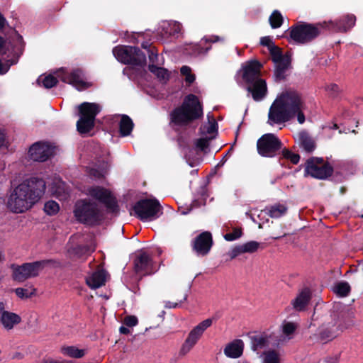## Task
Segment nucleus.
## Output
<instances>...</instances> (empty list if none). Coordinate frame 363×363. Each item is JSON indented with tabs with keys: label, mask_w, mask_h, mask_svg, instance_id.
Masks as SVG:
<instances>
[{
	"label": "nucleus",
	"mask_w": 363,
	"mask_h": 363,
	"mask_svg": "<svg viewBox=\"0 0 363 363\" xmlns=\"http://www.w3.org/2000/svg\"><path fill=\"white\" fill-rule=\"evenodd\" d=\"M45 190L46 183L43 179L34 175L28 176L11 190L7 207L13 213H24L42 199Z\"/></svg>",
	"instance_id": "1"
},
{
	"label": "nucleus",
	"mask_w": 363,
	"mask_h": 363,
	"mask_svg": "<svg viewBox=\"0 0 363 363\" xmlns=\"http://www.w3.org/2000/svg\"><path fill=\"white\" fill-rule=\"evenodd\" d=\"M306 105L301 96L294 90L289 89L277 96L272 104L268 117L270 125L281 123L296 117L300 124L305 122Z\"/></svg>",
	"instance_id": "2"
},
{
	"label": "nucleus",
	"mask_w": 363,
	"mask_h": 363,
	"mask_svg": "<svg viewBox=\"0 0 363 363\" xmlns=\"http://www.w3.org/2000/svg\"><path fill=\"white\" fill-rule=\"evenodd\" d=\"M57 78L60 79L65 83L72 85L79 91L91 86V84L85 80L83 73L80 69L68 71L64 68H61L56 72V77L52 74H43L40 76L38 79V83L45 88L50 89L56 85L57 82Z\"/></svg>",
	"instance_id": "3"
},
{
	"label": "nucleus",
	"mask_w": 363,
	"mask_h": 363,
	"mask_svg": "<svg viewBox=\"0 0 363 363\" xmlns=\"http://www.w3.org/2000/svg\"><path fill=\"white\" fill-rule=\"evenodd\" d=\"M261 66L257 61H250L242 66V78L249 84L247 91L257 101L262 100L267 92L265 81L259 77Z\"/></svg>",
	"instance_id": "4"
},
{
	"label": "nucleus",
	"mask_w": 363,
	"mask_h": 363,
	"mask_svg": "<svg viewBox=\"0 0 363 363\" xmlns=\"http://www.w3.org/2000/svg\"><path fill=\"white\" fill-rule=\"evenodd\" d=\"M202 114V107L198 98L190 94L185 98L182 106L174 111L172 120L177 125H185L199 118Z\"/></svg>",
	"instance_id": "5"
},
{
	"label": "nucleus",
	"mask_w": 363,
	"mask_h": 363,
	"mask_svg": "<svg viewBox=\"0 0 363 363\" xmlns=\"http://www.w3.org/2000/svg\"><path fill=\"white\" fill-rule=\"evenodd\" d=\"M74 216L82 223L93 225L102 217L101 204L90 199H80L75 203Z\"/></svg>",
	"instance_id": "6"
},
{
	"label": "nucleus",
	"mask_w": 363,
	"mask_h": 363,
	"mask_svg": "<svg viewBox=\"0 0 363 363\" xmlns=\"http://www.w3.org/2000/svg\"><path fill=\"white\" fill-rule=\"evenodd\" d=\"M78 108L80 118L77 123V130L86 133L94 128L95 117L101 111V106L96 103L84 102Z\"/></svg>",
	"instance_id": "7"
},
{
	"label": "nucleus",
	"mask_w": 363,
	"mask_h": 363,
	"mask_svg": "<svg viewBox=\"0 0 363 363\" xmlns=\"http://www.w3.org/2000/svg\"><path fill=\"white\" fill-rule=\"evenodd\" d=\"M113 54L118 61L123 64L142 66L145 64L146 57L139 49L131 46H117Z\"/></svg>",
	"instance_id": "8"
},
{
	"label": "nucleus",
	"mask_w": 363,
	"mask_h": 363,
	"mask_svg": "<svg viewBox=\"0 0 363 363\" xmlns=\"http://www.w3.org/2000/svg\"><path fill=\"white\" fill-rule=\"evenodd\" d=\"M135 214L142 220L150 221L157 218L162 213V207L156 199H143L133 207Z\"/></svg>",
	"instance_id": "9"
},
{
	"label": "nucleus",
	"mask_w": 363,
	"mask_h": 363,
	"mask_svg": "<svg viewBox=\"0 0 363 363\" xmlns=\"http://www.w3.org/2000/svg\"><path fill=\"white\" fill-rule=\"evenodd\" d=\"M45 261L28 262L22 265H12V277L15 281L23 282L39 275L45 266Z\"/></svg>",
	"instance_id": "10"
},
{
	"label": "nucleus",
	"mask_w": 363,
	"mask_h": 363,
	"mask_svg": "<svg viewBox=\"0 0 363 363\" xmlns=\"http://www.w3.org/2000/svg\"><path fill=\"white\" fill-rule=\"evenodd\" d=\"M320 34L319 28L311 24L298 23L290 28V40L297 44H305Z\"/></svg>",
	"instance_id": "11"
},
{
	"label": "nucleus",
	"mask_w": 363,
	"mask_h": 363,
	"mask_svg": "<svg viewBox=\"0 0 363 363\" xmlns=\"http://www.w3.org/2000/svg\"><path fill=\"white\" fill-rule=\"evenodd\" d=\"M212 319L208 318L194 327L182 345L179 351L180 354L185 355L189 353L196 345L205 330L212 325Z\"/></svg>",
	"instance_id": "12"
},
{
	"label": "nucleus",
	"mask_w": 363,
	"mask_h": 363,
	"mask_svg": "<svg viewBox=\"0 0 363 363\" xmlns=\"http://www.w3.org/2000/svg\"><path fill=\"white\" fill-rule=\"evenodd\" d=\"M305 172L312 177L323 179L331 175L333 169L322 158L316 157L307 161Z\"/></svg>",
	"instance_id": "13"
},
{
	"label": "nucleus",
	"mask_w": 363,
	"mask_h": 363,
	"mask_svg": "<svg viewBox=\"0 0 363 363\" xmlns=\"http://www.w3.org/2000/svg\"><path fill=\"white\" fill-rule=\"evenodd\" d=\"M269 51L275 64L274 77L277 80L283 79L291 64L290 57L287 54L284 55L281 50L277 45Z\"/></svg>",
	"instance_id": "14"
},
{
	"label": "nucleus",
	"mask_w": 363,
	"mask_h": 363,
	"mask_svg": "<svg viewBox=\"0 0 363 363\" xmlns=\"http://www.w3.org/2000/svg\"><path fill=\"white\" fill-rule=\"evenodd\" d=\"M257 146L260 155L272 157L281 148V142L275 135L267 133L258 140Z\"/></svg>",
	"instance_id": "15"
},
{
	"label": "nucleus",
	"mask_w": 363,
	"mask_h": 363,
	"mask_svg": "<svg viewBox=\"0 0 363 363\" xmlns=\"http://www.w3.org/2000/svg\"><path fill=\"white\" fill-rule=\"evenodd\" d=\"M85 195L91 199L96 200V202L104 203L109 208H113L115 206V199L111 191L104 187L93 186L85 188L83 190Z\"/></svg>",
	"instance_id": "16"
},
{
	"label": "nucleus",
	"mask_w": 363,
	"mask_h": 363,
	"mask_svg": "<svg viewBox=\"0 0 363 363\" xmlns=\"http://www.w3.org/2000/svg\"><path fill=\"white\" fill-rule=\"evenodd\" d=\"M53 154V148L46 143L37 142L28 150V156L33 161L44 162Z\"/></svg>",
	"instance_id": "17"
},
{
	"label": "nucleus",
	"mask_w": 363,
	"mask_h": 363,
	"mask_svg": "<svg viewBox=\"0 0 363 363\" xmlns=\"http://www.w3.org/2000/svg\"><path fill=\"white\" fill-rule=\"evenodd\" d=\"M9 306L8 302H0V323L7 330L13 328V327L18 325L21 320L18 315L9 311Z\"/></svg>",
	"instance_id": "18"
},
{
	"label": "nucleus",
	"mask_w": 363,
	"mask_h": 363,
	"mask_svg": "<svg viewBox=\"0 0 363 363\" xmlns=\"http://www.w3.org/2000/svg\"><path fill=\"white\" fill-rule=\"evenodd\" d=\"M251 347L258 352L272 345L273 336L268 332L253 333L250 336Z\"/></svg>",
	"instance_id": "19"
},
{
	"label": "nucleus",
	"mask_w": 363,
	"mask_h": 363,
	"mask_svg": "<svg viewBox=\"0 0 363 363\" xmlns=\"http://www.w3.org/2000/svg\"><path fill=\"white\" fill-rule=\"evenodd\" d=\"M212 237L209 232L201 233L194 242V250L199 255L208 254L212 246Z\"/></svg>",
	"instance_id": "20"
},
{
	"label": "nucleus",
	"mask_w": 363,
	"mask_h": 363,
	"mask_svg": "<svg viewBox=\"0 0 363 363\" xmlns=\"http://www.w3.org/2000/svg\"><path fill=\"white\" fill-rule=\"evenodd\" d=\"M151 259L145 252H140L134 261V269L140 276L151 273Z\"/></svg>",
	"instance_id": "21"
},
{
	"label": "nucleus",
	"mask_w": 363,
	"mask_h": 363,
	"mask_svg": "<svg viewBox=\"0 0 363 363\" xmlns=\"http://www.w3.org/2000/svg\"><path fill=\"white\" fill-rule=\"evenodd\" d=\"M355 21L354 16L347 15L338 21H330L325 27L337 31L345 32L354 26Z\"/></svg>",
	"instance_id": "22"
},
{
	"label": "nucleus",
	"mask_w": 363,
	"mask_h": 363,
	"mask_svg": "<svg viewBox=\"0 0 363 363\" xmlns=\"http://www.w3.org/2000/svg\"><path fill=\"white\" fill-rule=\"evenodd\" d=\"M311 297L308 288H304L298 292L297 296L291 301L293 308L296 311H304L308 304Z\"/></svg>",
	"instance_id": "23"
},
{
	"label": "nucleus",
	"mask_w": 363,
	"mask_h": 363,
	"mask_svg": "<svg viewBox=\"0 0 363 363\" xmlns=\"http://www.w3.org/2000/svg\"><path fill=\"white\" fill-rule=\"evenodd\" d=\"M107 279V274L102 269H98L90 274L86 278L87 285L91 289H97L105 284Z\"/></svg>",
	"instance_id": "24"
},
{
	"label": "nucleus",
	"mask_w": 363,
	"mask_h": 363,
	"mask_svg": "<svg viewBox=\"0 0 363 363\" xmlns=\"http://www.w3.org/2000/svg\"><path fill=\"white\" fill-rule=\"evenodd\" d=\"M243 349L242 340H235L225 346L224 354L230 358H238L242 354Z\"/></svg>",
	"instance_id": "25"
},
{
	"label": "nucleus",
	"mask_w": 363,
	"mask_h": 363,
	"mask_svg": "<svg viewBox=\"0 0 363 363\" xmlns=\"http://www.w3.org/2000/svg\"><path fill=\"white\" fill-rule=\"evenodd\" d=\"M339 334V330L335 325H323L318 331V340L327 342L334 339Z\"/></svg>",
	"instance_id": "26"
},
{
	"label": "nucleus",
	"mask_w": 363,
	"mask_h": 363,
	"mask_svg": "<svg viewBox=\"0 0 363 363\" xmlns=\"http://www.w3.org/2000/svg\"><path fill=\"white\" fill-rule=\"evenodd\" d=\"M296 140L299 146L306 152H311L315 148L314 140L304 131L297 134Z\"/></svg>",
	"instance_id": "27"
},
{
	"label": "nucleus",
	"mask_w": 363,
	"mask_h": 363,
	"mask_svg": "<svg viewBox=\"0 0 363 363\" xmlns=\"http://www.w3.org/2000/svg\"><path fill=\"white\" fill-rule=\"evenodd\" d=\"M207 118L208 123L201 127V135L213 139L217 134V123L215 118L210 113L207 115Z\"/></svg>",
	"instance_id": "28"
},
{
	"label": "nucleus",
	"mask_w": 363,
	"mask_h": 363,
	"mask_svg": "<svg viewBox=\"0 0 363 363\" xmlns=\"http://www.w3.org/2000/svg\"><path fill=\"white\" fill-rule=\"evenodd\" d=\"M162 34L165 36L178 34L182 29V26L177 21H164L161 23Z\"/></svg>",
	"instance_id": "29"
},
{
	"label": "nucleus",
	"mask_w": 363,
	"mask_h": 363,
	"mask_svg": "<svg viewBox=\"0 0 363 363\" xmlns=\"http://www.w3.org/2000/svg\"><path fill=\"white\" fill-rule=\"evenodd\" d=\"M149 70L162 83H166L169 78L167 69L156 65H149Z\"/></svg>",
	"instance_id": "30"
},
{
	"label": "nucleus",
	"mask_w": 363,
	"mask_h": 363,
	"mask_svg": "<svg viewBox=\"0 0 363 363\" xmlns=\"http://www.w3.org/2000/svg\"><path fill=\"white\" fill-rule=\"evenodd\" d=\"M51 192L60 199H65L67 194L65 184L60 179L55 181Z\"/></svg>",
	"instance_id": "31"
},
{
	"label": "nucleus",
	"mask_w": 363,
	"mask_h": 363,
	"mask_svg": "<svg viewBox=\"0 0 363 363\" xmlns=\"http://www.w3.org/2000/svg\"><path fill=\"white\" fill-rule=\"evenodd\" d=\"M133 128L132 120L127 116H123L120 122V132L123 136L128 135Z\"/></svg>",
	"instance_id": "32"
},
{
	"label": "nucleus",
	"mask_w": 363,
	"mask_h": 363,
	"mask_svg": "<svg viewBox=\"0 0 363 363\" xmlns=\"http://www.w3.org/2000/svg\"><path fill=\"white\" fill-rule=\"evenodd\" d=\"M62 352L63 354L73 358H81L86 353L84 350H81L74 346L62 348Z\"/></svg>",
	"instance_id": "33"
},
{
	"label": "nucleus",
	"mask_w": 363,
	"mask_h": 363,
	"mask_svg": "<svg viewBox=\"0 0 363 363\" xmlns=\"http://www.w3.org/2000/svg\"><path fill=\"white\" fill-rule=\"evenodd\" d=\"M263 363H280L281 354L276 350H267L263 353Z\"/></svg>",
	"instance_id": "34"
},
{
	"label": "nucleus",
	"mask_w": 363,
	"mask_h": 363,
	"mask_svg": "<svg viewBox=\"0 0 363 363\" xmlns=\"http://www.w3.org/2000/svg\"><path fill=\"white\" fill-rule=\"evenodd\" d=\"M296 328L297 324L293 322L284 321L281 325L282 334L287 340L292 338Z\"/></svg>",
	"instance_id": "35"
},
{
	"label": "nucleus",
	"mask_w": 363,
	"mask_h": 363,
	"mask_svg": "<svg viewBox=\"0 0 363 363\" xmlns=\"http://www.w3.org/2000/svg\"><path fill=\"white\" fill-rule=\"evenodd\" d=\"M333 291L339 296L345 297L350 291V286L347 282L340 281L334 286Z\"/></svg>",
	"instance_id": "36"
},
{
	"label": "nucleus",
	"mask_w": 363,
	"mask_h": 363,
	"mask_svg": "<svg viewBox=\"0 0 363 363\" xmlns=\"http://www.w3.org/2000/svg\"><path fill=\"white\" fill-rule=\"evenodd\" d=\"M287 211V208L286 206L283 204H275L270 207L269 209L268 213L272 218H279L284 216Z\"/></svg>",
	"instance_id": "37"
},
{
	"label": "nucleus",
	"mask_w": 363,
	"mask_h": 363,
	"mask_svg": "<svg viewBox=\"0 0 363 363\" xmlns=\"http://www.w3.org/2000/svg\"><path fill=\"white\" fill-rule=\"evenodd\" d=\"M283 21L284 18L282 15L277 10L274 11L269 18L270 26L272 28H278L281 27L283 23Z\"/></svg>",
	"instance_id": "38"
},
{
	"label": "nucleus",
	"mask_w": 363,
	"mask_h": 363,
	"mask_svg": "<svg viewBox=\"0 0 363 363\" xmlns=\"http://www.w3.org/2000/svg\"><path fill=\"white\" fill-rule=\"evenodd\" d=\"M59 211L60 206L55 201H48L44 205V211L48 216L56 215Z\"/></svg>",
	"instance_id": "39"
},
{
	"label": "nucleus",
	"mask_w": 363,
	"mask_h": 363,
	"mask_svg": "<svg viewBox=\"0 0 363 363\" xmlns=\"http://www.w3.org/2000/svg\"><path fill=\"white\" fill-rule=\"evenodd\" d=\"M219 40V38L218 36H212L209 38H203L201 40L200 42V44L199 45H195V51H194V54L195 55H200V54H203V53H205L208 50H209V48H206L205 50H203L202 48H201V45L204 43V42H213V43H215V42H217Z\"/></svg>",
	"instance_id": "40"
},
{
	"label": "nucleus",
	"mask_w": 363,
	"mask_h": 363,
	"mask_svg": "<svg viewBox=\"0 0 363 363\" xmlns=\"http://www.w3.org/2000/svg\"><path fill=\"white\" fill-rule=\"evenodd\" d=\"M182 76L185 77V82L188 85L192 84L195 80V75L192 74L191 69L188 66H182L180 69Z\"/></svg>",
	"instance_id": "41"
},
{
	"label": "nucleus",
	"mask_w": 363,
	"mask_h": 363,
	"mask_svg": "<svg viewBox=\"0 0 363 363\" xmlns=\"http://www.w3.org/2000/svg\"><path fill=\"white\" fill-rule=\"evenodd\" d=\"M261 245L257 241H250L242 244L243 253H253L258 250Z\"/></svg>",
	"instance_id": "42"
},
{
	"label": "nucleus",
	"mask_w": 363,
	"mask_h": 363,
	"mask_svg": "<svg viewBox=\"0 0 363 363\" xmlns=\"http://www.w3.org/2000/svg\"><path fill=\"white\" fill-rule=\"evenodd\" d=\"M16 294L21 298H28L31 297L35 293V289L17 288L15 289Z\"/></svg>",
	"instance_id": "43"
},
{
	"label": "nucleus",
	"mask_w": 363,
	"mask_h": 363,
	"mask_svg": "<svg viewBox=\"0 0 363 363\" xmlns=\"http://www.w3.org/2000/svg\"><path fill=\"white\" fill-rule=\"evenodd\" d=\"M212 139H210L207 136L201 135V137L196 140L195 143V145L196 149H198L199 151L204 150L205 148H206L208 146L210 140Z\"/></svg>",
	"instance_id": "44"
},
{
	"label": "nucleus",
	"mask_w": 363,
	"mask_h": 363,
	"mask_svg": "<svg viewBox=\"0 0 363 363\" xmlns=\"http://www.w3.org/2000/svg\"><path fill=\"white\" fill-rule=\"evenodd\" d=\"M282 155L285 158L289 159L293 164H297L299 162V155L291 152L289 150H283Z\"/></svg>",
	"instance_id": "45"
},
{
	"label": "nucleus",
	"mask_w": 363,
	"mask_h": 363,
	"mask_svg": "<svg viewBox=\"0 0 363 363\" xmlns=\"http://www.w3.org/2000/svg\"><path fill=\"white\" fill-rule=\"evenodd\" d=\"M242 235V232L240 229L235 228L234 229L233 232L227 233L224 235V238L227 241H233L238 238H239Z\"/></svg>",
	"instance_id": "46"
},
{
	"label": "nucleus",
	"mask_w": 363,
	"mask_h": 363,
	"mask_svg": "<svg viewBox=\"0 0 363 363\" xmlns=\"http://www.w3.org/2000/svg\"><path fill=\"white\" fill-rule=\"evenodd\" d=\"M150 65H159L158 54L154 48L148 50Z\"/></svg>",
	"instance_id": "47"
},
{
	"label": "nucleus",
	"mask_w": 363,
	"mask_h": 363,
	"mask_svg": "<svg viewBox=\"0 0 363 363\" xmlns=\"http://www.w3.org/2000/svg\"><path fill=\"white\" fill-rule=\"evenodd\" d=\"M260 43L263 46H266L269 50H270L272 48L276 46L274 42L272 41V39L269 36L262 37L260 39Z\"/></svg>",
	"instance_id": "48"
},
{
	"label": "nucleus",
	"mask_w": 363,
	"mask_h": 363,
	"mask_svg": "<svg viewBox=\"0 0 363 363\" xmlns=\"http://www.w3.org/2000/svg\"><path fill=\"white\" fill-rule=\"evenodd\" d=\"M123 323L128 327H133L138 324V320L137 317L134 315H128L124 318Z\"/></svg>",
	"instance_id": "49"
},
{
	"label": "nucleus",
	"mask_w": 363,
	"mask_h": 363,
	"mask_svg": "<svg viewBox=\"0 0 363 363\" xmlns=\"http://www.w3.org/2000/svg\"><path fill=\"white\" fill-rule=\"evenodd\" d=\"M241 254H243L242 245L235 246L229 252V256L231 259H234Z\"/></svg>",
	"instance_id": "50"
},
{
	"label": "nucleus",
	"mask_w": 363,
	"mask_h": 363,
	"mask_svg": "<svg viewBox=\"0 0 363 363\" xmlns=\"http://www.w3.org/2000/svg\"><path fill=\"white\" fill-rule=\"evenodd\" d=\"M4 44V40L2 38L0 37V47H1ZM10 65H4L0 61V74H4L6 73L9 68Z\"/></svg>",
	"instance_id": "51"
},
{
	"label": "nucleus",
	"mask_w": 363,
	"mask_h": 363,
	"mask_svg": "<svg viewBox=\"0 0 363 363\" xmlns=\"http://www.w3.org/2000/svg\"><path fill=\"white\" fill-rule=\"evenodd\" d=\"M106 173V171L105 170H102V171H98L96 169H91V175H92L94 178H101V177H103L104 176Z\"/></svg>",
	"instance_id": "52"
},
{
	"label": "nucleus",
	"mask_w": 363,
	"mask_h": 363,
	"mask_svg": "<svg viewBox=\"0 0 363 363\" xmlns=\"http://www.w3.org/2000/svg\"><path fill=\"white\" fill-rule=\"evenodd\" d=\"M338 90L339 88L336 84H330L328 86V91L330 92L331 94H335Z\"/></svg>",
	"instance_id": "53"
},
{
	"label": "nucleus",
	"mask_w": 363,
	"mask_h": 363,
	"mask_svg": "<svg viewBox=\"0 0 363 363\" xmlns=\"http://www.w3.org/2000/svg\"><path fill=\"white\" fill-rule=\"evenodd\" d=\"M178 306L177 303H172L170 301H166L165 302V307L169 308H175Z\"/></svg>",
	"instance_id": "54"
},
{
	"label": "nucleus",
	"mask_w": 363,
	"mask_h": 363,
	"mask_svg": "<svg viewBox=\"0 0 363 363\" xmlns=\"http://www.w3.org/2000/svg\"><path fill=\"white\" fill-rule=\"evenodd\" d=\"M119 331L122 334H129L130 333V330L125 326L120 327Z\"/></svg>",
	"instance_id": "55"
},
{
	"label": "nucleus",
	"mask_w": 363,
	"mask_h": 363,
	"mask_svg": "<svg viewBox=\"0 0 363 363\" xmlns=\"http://www.w3.org/2000/svg\"><path fill=\"white\" fill-rule=\"evenodd\" d=\"M5 144V136L3 133H0V147Z\"/></svg>",
	"instance_id": "56"
},
{
	"label": "nucleus",
	"mask_w": 363,
	"mask_h": 363,
	"mask_svg": "<svg viewBox=\"0 0 363 363\" xmlns=\"http://www.w3.org/2000/svg\"><path fill=\"white\" fill-rule=\"evenodd\" d=\"M194 151V150H189V152L186 153V157L187 160H190L191 159L196 160V159L191 156V152Z\"/></svg>",
	"instance_id": "57"
},
{
	"label": "nucleus",
	"mask_w": 363,
	"mask_h": 363,
	"mask_svg": "<svg viewBox=\"0 0 363 363\" xmlns=\"http://www.w3.org/2000/svg\"><path fill=\"white\" fill-rule=\"evenodd\" d=\"M41 363H67V361H54V360H49V361H44Z\"/></svg>",
	"instance_id": "58"
},
{
	"label": "nucleus",
	"mask_w": 363,
	"mask_h": 363,
	"mask_svg": "<svg viewBox=\"0 0 363 363\" xmlns=\"http://www.w3.org/2000/svg\"><path fill=\"white\" fill-rule=\"evenodd\" d=\"M5 23V19L4 17L0 14V28H3Z\"/></svg>",
	"instance_id": "59"
},
{
	"label": "nucleus",
	"mask_w": 363,
	"mask_h": 363,
	"mask_svg": "<svg viewBox=\"0 0 363 363\" xmlns=\"http://www.w3.org/2000/svg\"><path fill=\"white\" fill-rule=\"evenodd\" d=\"M5 259L4 255L1 250H0V262L4 261Z\"/></svg>",
	"instance_id": "60"
},
{
	"label": "nucleus",
	"mask_w": 363,
	"mask_h": 363,
	"mask_svg": "<svg viewBox=\"0 0 363 363\" xmlns=\"http://www.w3.org/2000/svg\"><path fill=\"white\" fill-rule=\"evenodd\" d=\"M337 359L335 358L333 361L332 362H330L329 360H327L328 363H335V362H337Z\"/></svg>",
	"instance_id": "61"
},
{
	"label": "nucleus",
	"mask_w": 363,
	"mask_h": 363,
	"mask_svg": "<svg viewBox=\"0 0 363 363\" xmlns=\"http://www.w3.org/2000/svg\"><path fill=\"white\" fill-rule=\"evenodd\" d=\"M94 249H95V246L94 245V246H91V247H90V249H89V250L94 251Z\"/></svg>",
	"instance_id": "62"
},
{
	"label": "nucleus",
	"mask_w": 363,
	"mask_h": 363,
	"mask_svg": "<svg viewBox=\"0 0 363 363\" xmlns=\"http://www.w3.org/2000/svg\"><path fill=\"white\" fill-rule=\"evenodd\" d=\"M143 47L144 48H145V49L147 48V46H146V45H143Z\"/></svg>",
	"instance_id": "63"
}]
</instances>
